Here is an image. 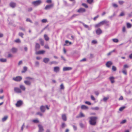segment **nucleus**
Segmentation results:
<instances>
[{
	"instance_id": "obj_1",
	"label": "nucleus",
	"mask_w": 132,
	"mask_h": 132,
	"mask_svg": "<svg viewBox=\"0 0 132 132\" xmlns=\"http://www.w3.org/2000/svg\"><path fill=\"white\" fill-rule=\"evenodd\" d=\"M89 123L92 125L94 126L96 125L97 117H89Z\"/></svg>"
},
{
	"instance_id": "obj_2",
	"label": "nucleus",
	"mask_w": 132,
	"mask_h": 132,
	"mask_svg": "<svg viewBox=\"0 0 132 132\" xmlns=\"http://www.w3.org/2000/svg\"><path fill=\"white\" fill-rule=\"evenodd\" d=\"M42 1L40 0H38L33 2L32 4L35 6H37L40 5Z\"/></svg>"
},
{
	"instance_id": "obj_3",
	"label": "nucleus",
	"mask_w": 132,
	"mask_h": 132,
	"mask_svg": "<svg viewBox=\"0 0 132 132\" xmlns=\"http://www.w3.org/2000/svg\"><path fill=\"white\" fill-rule=\"evenodd\" d=\"M22 77L20 76H17L13 78L12 79L16 81H20L22 79Z\"/></svg>"
},
{
	"instance_id": "obj_4",
	"label": "nucleus",
	"mask_w": 132,
	"mask_h": 132,
	"mask_svg": "<svg viewBox=\"0 0 132 132\" xmlns=\"http://www.w3.org/2000/svg\"><path fill=\"white\" fill-rule=\"evenodd\" d=\"M23 104V101L21 100H20L17 101L15 104V105L16 107H18L22 106Z\"/></svg>"
},
{
	"instance_id": "obj_5",
	"label": "nucleus",
	"mask_w": 132,
	"mask_h": 132,
	"mask_svg": "<svg viewBox=\"0 0 132 132\" xmlns=\"http://www.w3.org/2000/svg\"><path fill=\"white\" fill-rule=\"evenodd\" d=\"M86 10L82 8H80L78 9L77 11V12L79 13H83L85 12Z\"/></svg>"
},
{
	"instance_id": "obj_6",
	"label": "nucleus",
	"mask_w": 132,
	"mask_h": 132,
	"mask_svg": "<svg viewBox=\"0 0 132 132\" xmlns=\"http://www.w3.org/2000/svg\"><path fill=\"white\" fill-rule=\"evenodd\" d=\"M45 52V51L43 50H40L36 52V54H43Z\"/></svg>"
},
{
	"instance_id": "obj_7",
	"label": "nucleus",
	"mask_w": 132,
	"mask_h": 132,
	"mask_svg": "<svg viewBox=\"0 0 132 132\" xmlns=\"http://www.w3.org/2000/svg\"><path fill=\"white\" fill-rule=\"evenodd\" d=\"M53 6V4H51L46 5L45 8V9L47 10L51 9Z\"/></svg>"
},
{
	"instance_id": "obj_8",
	"label": "nucleus",
	"mask_w": 132,
	"mask_h": 132,
	"mask_svg": "<svg viewBox=\"0 0 132 132\" xmlns=\"http://www.w3.org/2000/svg\"><path fill=\"white\" fill-rule=\"evenodd\" d=\"M96 32L97 35H100L102 33V31L100 28H98L96 30Z\"/></svg>"
},
{
	"instance_id": "obj_9",
	"label": "nucleus",
	"mask_w": 132,
	"mask_h": 132,
	"mask_svg": "<svg viewBox=\"0 0 132 132\" xmlns=\"http://www.w3.org/2000/svg\"><path fill=\"white\" fill-rule=\"evenodd\" d=\"M14 90L16 93H19L21 92V90L18 88L15 87L14 88Z\"/></svg>"
},
{
	"instance_id": "obj_10",
	"label": "nucleus",
	"mask_w": 132,
	"mask_h": 132,
	"mask_svg": "<svg viewBox=\"0 0 132 132\" xmlns=\"http://www.w3.org/2000/svg\"><path fill=\"white\" fill-rule=\"evenodd\" d=\"M40 110L42 112H44L45 110V106L42 105L40 107Z\"/></svg>"
},
{
	"instance_id": "obj_11",
	"label": "nucleus",
	"mask_w": 132,
	"mask_h": 132,
	"mask_svg": "<svg viewBox=\"0 0 132 132\" xmlns=\"http://www.w3.org/2000/svg\"><path fill=\"white\" fill-rule=\"evenodd\" d=\"M39 128V132H42L44 131V129L43 126L40 125H38Z\"/></svg>"
},
{
	"instance_id": "obj_12",
	"label": "nucleus",
	"mask_w": 132,
	"mask_h": 132,
	"mask_svg": "<svg viewBox=\"0 0 132 132\" xmlns=\"http://www.w3.org/2000/svg\"><path fill=\"white\" fill-rule=\"evenodd\" d=\"M72 68L70 67H64L63 69V71H69L71 70Z\"/></svg>"
},
{
	"instance_id": "obj_13",
	"label": "nucleus",
	"mask_w": 132,
	"mask_h": 132,
	"mask_svg": "<svg viewBox=\"0 0 132 132\" xmlns=\"http://www.w3.org/2000/svg\"><path fill=\"white\" fill-rule=\"evenodd\" d=\"M112 62L111 61L108 62L106 64V66L109 68L111 66L112 64Z\"/></svg>"
},
{
	"instance_id": "obj_14",
	"label": "nucleus",
	"mask_w": 132,
	"mask_h": 132,
	"mask_svg": "<svg viewBox=\"0 0 132 132\" xmlns=\"http://www.w3.org/2000/svg\"><path fill=\"white\" fill-rule=\"evenodd\" d=\"M10 51L11 52L14 53L17 51V49L16 48L13 47L11 50Z\"/></svg>"
},
{
	"instance_id": "obj_15",
	"label": "nucleus",
	"mask_w": 132,
	"mask_h": 132,
	"mask_svg": "<svg viewBox=\"0 0 132 132\" xmlns=\"http://www.w3.org/2000/svg\"><path fill=\"white\" fill-rule=\"evenodd\" d=\"M109 79L112 83L113 84L114 82V77H110L109 78Z\"/></svg>"
},
{
	"instance_id": "obj_16",
	"label": "nucleus",
	"mask_w": 132,
	"mask_h": 132,
	"mask_svg": "<svg viewBox=\"0 0 132 132\" xmlns=\"http://www.w3.org/2000/svg\"><path fill=\"white\" fill-rule=\"evenodd\" d=\"M10 6L12 8H14L16 6V4L13 2H11L10 4Z\"/></svg>"
},
{
	"instance_id": "obj_17",
	"label": "nucleus",
	"mask_w": 132,
	"mask_h": 132,
	"mask_svg": "<svg viewBox=\"0 0 132 132\" xmlns=\"http://www.w3.org/2000/svg\"><path fill=\"white\" fill-rule=\"evenodd\" d=\"M24 83L26 85H31V82L29 81L25 80L24 81Z\"/></svg>"
},
{
	"instance_id": "obj_18",
	"label": "nucleus",
	"mask_w": 132,
	"mask_h": 132,
	"mask_svg": "<svg viewBox=\"0 0 132 132\" xmlns=\"http://www.w3.org/2000/svg\"><path fill=\"white\" fill-rule=\"evenodd\" d=\"M8 116H4L2 119V121L3 122H4L8 118Z\"/></svg>"
},
{
	"instance_id": "obj_19",
	"label": "nucleus",
	"mask_w": 132,
	"mask_h": 132,
	"mask_svg": "<svg viewBox=\"0 0 132 132\" xmlns=\"http://www.w3.org/2000/svg\"><path fill=\"white\" fill-rule=\"evenodd\" d=\"M54 71L55 72H57L60 69L59 67H56L54 68Z\"/></svg>"
},
{
	"instance_id": "obj_20",
	"label": "nucleus",
	"mask_w": 132,
	"mask_h": 132,
	"mask_svg": "<svg viewBox=\"0 0 132 132\" xmlns=\"http://www.w3.org/2000/svg\"><path fill=\"white\" fill-rule=\"evenodd\" d=\"M62 118L64 121H66L67 120V117L65 114H64L62 115Z\"/></svg>"
},
{
	"instance_id": "obj_21",
	"label": "nucleus",
	"mask_w": 132,
	"mask_h": 132,
	"mask_svg": "<svg viewBox=\"0 0 132 132\" xmlns=\"http://www.w3.org/2000/svg\"><path fill=\"white\" fill-rule=\"evenodd\" d=\"M81 109H88V107L84 105H82L81 106Z\"/></svg>"
},
{
	"instance_id": "obj_22",
	"label": "nucleus",
	"mask_w": 132,
	"mask_h": 132,
	"mask_svg": "<svg viewBox=\"0 0 132 132\" xmlns=\"http://www.w3.org/2000/svg\"><path fill=\"white\" fill-rule=\"evenodd\" d=\"M39 40L40 42V43L41 45L42 46H43L44 44V41L41 38L39 39Z\"/></svg>"
},
{
	"instance_id": "obj_23",
	"label": "nucleus",
	"mask_w": 132,
	"mask_h": 132,
	"mask_svg": "<svg viewBox=\"0 0 132 132\" xmlns=\"http://www.w3.org/2000/svg\"><path fill=\"white\" fill-rule=\"evenodd\" d=\"M20 87L21 89L23 91H24L25 90L26 88L25 86L22 85H20Z\"/></svg>"
},
{
	"instance_id": "obj_24",
	"label": "nucleus",
	"mask_w": 132,
	"mask_h": 132,
	"mask_svg": "<svg viewBox=\"0 0 132 132\" xmlns=\"http://www.w3.org/2000/svg\"><path fill=\"white\" fill-rule=\"evenodd\" d=\"M44 37L46 41H48L49 40V38L47 35H46V34L44 35Z\"/></svg>"
},
{
	"instance_id": "obj_25",
	"label": "nucleus",
	"mask_w": 132,
	"mask_h": 132,
	"mask_svg": "<svg viewBox=\"0 0 132 132\" xmlns=\"http://www.w3.org/2000/svg\"><path fill=\"white\" fill-rule=\"evenodd\" d=\"M65 44H64V46H68L69 45H66V44H68V43H69V45H71V44H72V43L71 42H69L68 40H65Z\"/></svg>"
},
{
	"instance_id": "obj_26",
	"label": "nucleus",
	"mask_w": 132,
	"mask_h": 132,
	"mask_svg": "<svg viewBox=\"0 0 132 132\" xmlns=\"http://www.w3.org/2000/svg\"><path fill=\"white\" fill-rule=\"evenodd\" d=\"M23 70L21 72L22 73H24L27 70V68L26 67H24L23 68Z\"/></svg>"
},
{
	"instance_id": "obj_27",
	"label": "nucleus",
	"mask_w": 132,
	"mask_h": 132,
	"mask_svg": "<svg viewBox=\"0 0 132 132\" xmlns=\"http://www.w3.org/2000/svg\"><path fill=\"white\" fill-rule=\"evenodd\" d=\"M36 49H39L40 48V46L39 44L38 43H36L35 46Z\"/></svg>"
},
{
	"instance_id": "obj_28",
	"label": "nucleus",
	"mask_w": 132,
	"mask_h": 132,
	"mask_svg": "<svg viewBox=\"0 0 132 132\" xmlns=\"http://www.w3.org/2000/svg\"><path fill=\"white\" fill-rule=\"evenodd\" d=\"M127 27L128 28H130L131 27L132 25L129 23H127L126 24Z\"/></svg>"
},
{
	"instance_id": "obj_29",
	"label": "nucleus",
	"mask_w": 132,
	"mask_h": 132,
	"mask_svg": "<svg viewBox=\"0 0 132 132\" xmlns=\"http://www.w3.org/2000/svg\"><path fill=\"white\" fill-rule=\"evenodd\" d=\"M106 22L104 20V21H102L100 22V23L101 26L102 25L104 24L105 23H106Z\"/></svg>"
},
{
	"instance_id": "obj_30",
	"label": "nucleus",
	"mask_w": 132,
	"mask_h": 132,
	"mask_svg": "<svg viewBox=\"0 0 132 132\" xmlns=\"http://www.w3.org/2000/svg\"><path fill=\"white\" fill-rule=\"evenodd\" d=\"M94 0H87V2L89 4H91L93 2Z\"/></svg>"
},
{
	"instance_id": "obj_31",
	"label": "nucleus",
	"mask_w": 132,
	"mask_h": 132,
	"mask_svg": "<svg viewBox=\"0 0 132 132\" xmlns=\"http://www.w3.org/2000/svg\"><path fill=\"white\" fill-rule=\"evenodd\" d=\"M0 61L1 62H4L6 61V60L5 58H1L0 59Z\"/></svg>"
},
{
	"instance_id": "obj_32",
	"label": "nucleus",
	"mask_w": 132,
	"mask_h": 132,
	"mask_svg": "<svg viewBox=\"0 0 132 132\" xmlns=\"http://www.w3.org/2000/svg\"><path fill=\"white\" fill-rule=\"evenodd\" d=\"M82 5L86 8H88V5L85 3H83L82 4Z\"/></svg>"
},
{
	"instance_id": "obj_33",
	"label": "nucleus",
	"mask_w": 132,
	"mask_h": 132,
	"mask_svg": "<svg viewBox=\"0 0 132 132\" xmlns=\"http://www.w3.org/2000/svg\"><path fill=\"white\" fill-rule=\"evenodd\" d=\"M43 61L45 63H47L49 61V59L48 58H44Z\"/></svg>"
},
{
	"instance_id": "obj_34",
	"label": "nucleus",
	"mask_w": 132,
	"mask_h": 132,
	"mask_svg": "<svg viewBox=\"0 0 132 132\" xmlns=\"http://www.w3.org/2000/svg\"><path fill=\"white\" fill-rule=\"evenodd\" d=\"M112 70L113 71H116L117 70V68L116 67L113 66L112 68Z\"/></svg>"
},
{
	"instance_id": "obj_35",
	"label": "nucleus",
	"mask_w": 132,
	"mask_h": 132,
	"mask_svg": "<svg viewBox=\"0 0 132 132\" xmlns=\"http://www.w3.org/2000/svg\"><path fill=\"white\" fill-rule=\"evenodd\" d=\"M112 40L115 43H117L119 42L118 39L116 38L113 39Z\"/></svg>"
},
{
	"instance_id": "obj_36",
	"label": "nucleus",
	"mask_w": 132,
	"mask_h": 132,
	"mask_svg": "<svg viewBox=\"0 0 132 132\" xmlns=\"http://www.w3.org/2000/svg\"><path fill=\"white\" fill-rule=\"evenodd\" d=\"M125 108V106H122L119 109V110L120 111H122Z\"/></svg>"
},
{
	"instance_id": "obj_37",
	"label": "nucleus",
	"mask_w": 132,
	"mask_h": 132,
	"mask_svg": "<svg viewBox=\"0 0 132 132\" xmlns=\"http://www.w3.org/2000/svg\"><path fill=\"white\" fill-rule=\"evenodd\" d=\"M85 116L83 114L82 112H80L79 114V117H84Z\"/></svg>"
},
{
	"instance_id": "obj_38",
	"label": "nucleus",
	"mask_w": 132,
	"mask_h": 132,
	"mask_svg": "<svg viewBox=\"0 0 132 132\" xmlns=\"http://www.w3.org/2000/svg\"><path fill=\"white\" fill-rule=\"evenodd\" d=\"M112 5V6L115 8L117 7L118 6V5L115 3H113Z\"/></svg>"
},
{
	"instance_id": "obj_39",
	"label": "nucleus",
	"mask_w": 132,
	"mask_h": 132,
	"mask_svg": "<svg viewBox=\"0 0 132 132\" xmlns=\"http://www.w3.org/2000/svg\"><path fill=\"white\" fill-rule=\"evenodd\" d=\"M122 72L125 75H127V72L126 70H122Z\"/></svg>"
},
{
	"instance_id": "obj_40",
	"label": "nucleus",
	"mask_w": 132,
	"mask_h": 132,
	"mask_svg": "<svg viewBox=\"0 0 132 132\" xmlns=\"http://www.w3.org/2000/svg\"><path fill=\"white\" fill-rule=\"evenodd\" d=\"M42 22L43 23H46L47 22V20L46 19H43L42 20Z\"/></svg>"
},
{
	"instance_id": "obj_41",
	"label": "nucleus",
	"mask_w": 132,
	"mask_h": 132,
	"mask_svg": "<svg viewBox=\"0 0 132 132\" xmlns=\"http://www.w3.org/2000/svg\"><path fill=\"white\" fill-rule=\"evenodd\" d=\"M33 122L35 123H38L39 122V121L37 119H35L33 120Z\"/></svg>"
},
{
	"instance_id": "obj_42",
	"label": "nucleus",
	"mask_w": 132,
	"mask_h": 132,
	"mask_svg": "<svg viewBox=\"0 0 132 132\" xmlns=\"http://www.w3.org/2000/svg\"><path fill=\"white\" fill-rule=\"evenodd\" d=\"M101 26V25L99 23L97 24H96L95 25V27H100Z\"/></svg>"
},
{
	"instance_id": "obj_43",
	"label": "nucleus",
	"mask_w": 132,
	"mask_h": 132,
	"mask_svg": "<svg viewBox=\"0 0 132 132\" xmlns=\"http://www.w3.org/2000/svg\"><path fill=\"white\" fill-rule=\"evenodd\" d=\"M15 42L16 43H19L20 42V40L19 39H17L15 40Z\"/></svg>"
},
{
	"instance_id": "obj_44",
	"label": "nucleus",
	"mask_w": 132,
	"mask_h": 132,
	"mask_svg": "<svg viewBox=\"0 0 132 132\" xmlns=\"http://www.w3.org/2000/svg\"><path fill=\"white\" fill-rule=\"evenodd\" d=\"M25 79L27 80H30L32 79L33 78L29 77H26Z\"/></svg>"
},
{
	"instance_id": "obj_45",
	"label": "nucleus",
	"mask_w": 132,
	"mask_h": 132,
	"mask_svg": "<svg viewBox=\"0 0 132 132\" xmlns=\"http://www.w3.org/2000/svg\"><path fill=\"white\" fill-rule=\"evenodd\" d=\"M60 89H64V86L63 84H61L60 86Z\"/></svg>"
},
{
	"instance_id": "obj_46",
	"label": "nucleus",
	"mask_w": 132,
	"mask_h": 132,
	"mask_svg": "<svg viewBox=\"0 0 132 132\" xmlns=\"http://www.w3.org/2000/svg\"><path fill=\"white\" fill-rule=\"evenodd\" d=\"M36 114L37 115H39L40 116H43L42 114L40 112H38Z\"/></svg>"
},
{
	"instance_id": "obj_47",
	"label": "nucleus",
	"mask_w": 132,
	"mask_h": 132,
	"mask_svg": "<svg viewBox=\"0 0 132 132\" xmlns=\"http://www.w3.org/2000/svg\"><path fill=\"white\" fill-rule=\"evenodd\" d=\"M92 43L93 44H96L97 43V42L96 40H93L92 41Z\"/></svg>"
},
{
	"instance_id": "obj_48",
	"label": "nucleus",
	"mask_w": 132,
	"mask_h": 132,
	"mask_svg": "<svg viewBox=\"0 0 132 132\" xmlns=\"http://www.w3.org/2000/svg\"><path fill=\"white\" fill-rule=\"evenodd\" d=\"M32 10V8L31 7L29 8L28 10V11L29 12L31 11Z\"/></svg>"
},
{
	"instance_id": "obj_49",
	"label": "nucleus",
	"mask_w": 132,
	"mask_h": 132,
	"mask_svg": "<svg viewBox=\"0 0 132 132\" xmlns=\"http://www.w3.org/2000/svg\"><path fill=\"white\" fill-rule=\"evenodd\" d=\"M118 2L119 4L120 5H122L123 3L124 2L123 1H119Z\"/></svg>"
},
{
	"instance_id": "obj_50",
	"label": "nucleus",
	"mask_w": 132,
	"mask_h": 132,
	"mask_svg": "<svg viewBox=\"0 0 132 132\" xmlns=\"http://www.w3.org/2000/svg\"><path fill=\"white\" fill-rule=\"evenodd\" d=\"M91 99L93 101H95V98H94V96L93 95L91 96Z\"/></svg>"
},
{
	"instance_id": "obj_51",
	"label": "nucleus",
	"mask_w": 132,
	"mask_h": 132,
	"mask_svg": "<svg viewBox=\"0 0 132 132\" xmlns=\"http://www.w3.org/2000/svg\"><path fill=\"white\" fill-rule=\"evenodd\" d=\"M115 50H113V51H111L110 52H109V53H108V54H107V55H110L111 54V53L113 52H114L115 51Z\"/></svg>"
},
{
	"instance_id": "obj_52",
	"label": "nucleus",
	"mask_w": 132,
	"mask_h": 132,
	"mask_svg": "<svg viewBox=\"0 0 132 132\" xmlns=\"http://www.w3.org/2000/svg\"><path fill=\"white\" fill-rule=\"evenodd\" d=\"M26 21H27V22H30L31 23H32V21L29 18H27V19L26 20Z\"/></svg>"
},
{
	"instance_id": "obj_53",
	"label": "nucleus",
	"mask_w": 132,
	"mask_h": 132,
	"mask_svg": "<svg viewBox=\"0 0 132 132\" xmlns=\"http://www.w3.org/2000/svg\"><path fill=\"white\" fill-rule=\"evenodd\" d=\"M126 120H122L121 122V123L123 124L124 123L126 122Z\"/></svg>"
},
{
	"instance_id": "obj_54",
	"label": "nucleus",
	"mask_w": 132,
	"mask_h": 132,
	"mask_svg": "<svg viewBox=\"0 0 132 132\" xmlns=\"http://www.w3.org/2000/svg\"><path fill=\"white\" fill-rule=\"evenodd\" d=\"M19 35L22 38L23 34L22 32H20L19 33Z\"/></svg>"
},
{
	"instance_id": "obj_55",
	"label": "nucleus",
	"mask_w": 132,
	"mask_h": 132,
	"mask_svg": "<svg viewBox=\"0 0 132 132\" xmlns=\"http://www.w3.org/2000/svg\"><path fill=\"white\" fill-rule=\"evenodd\" d=\"M65 126V125L64 123H62V124L61 127L62 128H63Z\"/></svg>"
},
{
	"instance_id": "obj_56",
	"label": "nucleus",
	"mask_w": 132,
	"mask_h": 132,
	"mask_svg": "<svg viewBox=\"0 0 132 132\" xmlns=\"http://www.w3.org/2000/svg\"><path fill=\"white\" fill-rule=\"evenodd\" d=\"M122 31L123 32H125L126 31L125 27V26L123 27L122 28Z\"/></svg>"
},
{
	"instance_id": "obj_57",
	"label": "nucleus",
	"mask_w": 132,
	"mask_h": 132,
	"mask_svg": "<svg viewBox=\"0 0 132 132\" xmlns=\"http://www.w3.org/2000/svg\"><path fill=\"white\" fill-rule=\"evenodd\" d=\"M44 47L45 48L47 49H49V46L47 45H45L44 46Z\"/></svg>"
},
{
	"instance_id": "obj_58",
	"label": "nucleus",
	"mask_w": 132,
	"mask_h": 132,
	"mask_svg": "<svg viewBox=\"0 0 132 132\" xmlns=\"http://www.w3.org/2000/svg\"><path fill=\"white\" fill-rule=\"evenodd\" d=\"M86 104H87L88 105H90L91 104V103L89 102L88 101H86L85 102Z\"/></svg>"
},
{
	"instance_id": "obj_59",
	"label": "nucleus",
	"mask_w": 132,
	"mask_h": 132,
	"mask_svg": "<svg viewBox=\"0 0 132 132\" xmlns=\"http://www.w3.org/2000/svg\"><path fill=\"white\" fill-rule=\"evenodd\" d=\"M125 15L124 13L123 12H122L121 13L120 15V16H124Z\"/></svg>"
},
{
	"instance_id": "obj_60",
	"label": "nucleus",
	"mask_w": 132,
	"mask_h": 132,
	"mask_svg": "<svg viewBox=\"0 0 132 132\" xmlns=\"http://www.w3.org/2000/svg\"><path fill=\"white\" fill-rule=\"evenodd\" d=\"M46 2L48 3H51L52 1L51 0H47L46 1Z\"/></svg>"
},
{
	"instance_id": "obj_61",
	"label": "nucleus",
	"mask_w": 132,
	"mask_h": 132,
	"mask_svg": "<svg viewBox=\"0 0 132 132\" xmlns=\"http://www.w3.org/2000/svg\"><path fill=\"white\" fill-rule=\"evenodd\" d=\"M108 98L107 97H104L103 98V100L104 101H106L108 99Z\"/></svg>"
},
{
	"instance_id": "obj_62",
	"label": "nucleus",
	"mask_w": 132,
	"mask_h": 132,
	"mask_svg": "<svg viewBox=\"0 0 132 132\" xmlns=\"http://www.w3.org/2000/svg\"><path fill=\"white\" fill-rule=\"evenodd\" d=\"M123 99V97L122 96H121L119 98V100H122Z\"/></svg>"
},
{
	"instance_id": "obj_63",
	"label": "nucleus",
	"mask_w": 132,
	"mask_h": 132,
	"mask_svg": "<svg viewBox=\"0 0 132 132\" xmlns=\"http://www.w3.org/2000/svg\"><path fill=\"white\" fill-rule=\"evenodd\" d=\"M93 109L95 110H99V108L98 107H96L94 108Z\"/></svg>"
},
{
	"instance_id": "obj_64",
	"label": "nucleus",
	"mask_w": 132,
	"mask_h": 132,
	"mask_svg": "<svg viewBox=\"0 0 132 132\" xmlns=\"http://www.w3.org/2000/svg\"><path fill=\"white\" fill-rule=\"evenodd\" d=\"M99 16L98 15H97L96 16L94 17L93 19L94 20H95Z\"/></svg>"
}]
</instances>
